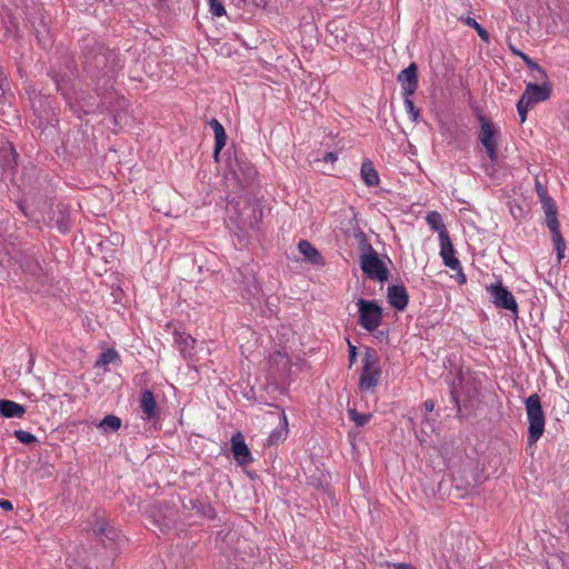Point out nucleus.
Wrapping results in <instances>:
<instances>
[{
	"instance_id": "nucleus-34",
	"label": "nucleus",
	"mask_w": 569,
	"mask_h": 569,
	"mask_svg": "<svg viewBox=\"0 0 569 569\" xmlns=\"http://www.w3.org/2000/svg\"><path fill=\"white\" fill-rule=\"evenodd\" d=\"M348 346H349V361H350V366H351L356 361V358H357V348H356V346L351 345L350 341L348 342Z\"/></svg>"
},
{
	"instance_id": "nucleus-4",
	"label": "nucleus",
	"mask_w": 569,
	"mask_h": 569,
	"mask_svg": "<svg viewBox=\"0 0 569 569\" xmlns=\"http://www.w3.org/2000/svg\"><path fill=\"white\" fill-rule=\"evenodd\" d=\"M359 325L369 332L378 329L382 323V308L376 300H366L363 298L357 301Z\"/></svg>"
},
{
	"instance_id": "nucleus-9",
	"label": "nucleus",
	"mask_w": 569,
	"mask_h": 569,
	"mask_svg": "<svg viewBox=\"0 0 569 569\" xmlns=\"http://www.w3.org/2000/svg\"><path fill=\"white\" fill-rule=\"evenodd\" d=\"M398 81L402 88L403 96H412L418 88V68L416 63H410L398 74Z\"/></svg>"
},
{
	"instance_id": "nucleus-10",
	"label": "nucleus",
	"mask_w": 569,
	"mask_h": 569,
	"mask_svg": "<svg viewBox=\"0 0 569 569\" xmlns=\"http://www.w3.org/2000/svg\"><path fill=\"white\" fill-rule=\"evenodd\" d=\"M231 451L234 460L241 466H246L252 461L251 452L241 432H237L231 437Z\"/></svg>"
},
{
	"instance_id": "nucleus-16",
	"label": "nucleus",
	"mask_w": 569,
	"mask_h": 569,
	"mask_svg": "<svg viewBox=\"0 0 569 569\" xmlns=\"http://www.w3.org/2000/svg\"><path fill=\"white\" fill-rule=\"evenodd\" d=\"M209 126L212 128V130L214 132L213 154H214V158H217L219 152L226 146L227 134H226L223 126L217 119H211L209 121Z\"/></svg>"
},
{
	"instance_id": "nucleus-1",
	"label": "nucleus",
	"mask_w": 569,
	"mask_h": 569,
	"mask_svg": "<svg viewBox=\"0 0 569 569\" xmlns=\"http://www.w3.org/2000/svg\"><path fill=\"white\" fill-rule=\"evenodd\" d=\"M356 238L359 240L360 268L362 272L371 280L383 282L389 277V271L377 251L368 243L367 237L362 231H358Z\"/></svg>"
},
{
	"instance_id": "nucleus-6",
	"label": "nucleus",
	"mask_w": 569,
	"mask_h": 569,
	"mask_svg": "<svg viewBox=\"0 0 569 569\" xmlns=\"http://www.w3.org/2000/svg\"><path fill=\"white\" fill-rule=\"evenodd\" d=\"M542 200L546 213V222L552 234V241L555 244V249L557 251V257L558 260L560 261L565 256L566 243L560 233V224L557 219V208L555 202L550 198L545 197Z\"/></svg>"
},
{
	"instance_id": "nucleus-7",
	"label": "nucleus",
	"mask_w": 569,
	"mask_h": 569,
	"mask_svg": "<svg viewBox=\"0 0 569 569\" xmlns=\"http://www.w3.org/2000/svg\"><path fill=\"white\" fill-rule=\"evenodd\" d=\"M480 132L479 140L491 161L498 159V137L499 130L493 126L491 121L485 117H480Z\"/></svg>"
},
{
	"instance_id": "nucleus-22",
	"label": "nucleus",
	"mask_w": 569,
	"mask_h": 569,
	"mask_svg": "<svg viewBox=\"0 0 569 569\" xmlns=\"http://www.w3.org/2000/svg\"><path fill=\"white\" fill-rule=\"evenodd\" d=\"M426 221H427L428 226L430 227V229L439 232V239L441 238V234H443V233L449 234L443 224L442 217L439 212H437V211L429 212L426 217Z\"/></svg>"
},
{
	"instance_id": "nucleus-18",
	"label": "nucleus",
	"mask_w": 569,
	"mask_h": 569,
	"mask_svg": "<svg viewBox=\"0 0 569 569\" xmlns=\"http://www.w3.org/2000/svg\"><path fill=\"white\" fill-rule=\"evenodd\" d=\"M360 174L368 187H376L380 182L378 171L370 160H365L361 164Z\"/></svg>"
},
{
	"instance_id": "nucleus-40",
	"label": "nucleus",
	"mask_w": 569,
	"mask_h": 569,
	"mask_svg": "<svg viewBox=\"0 0 569 569\" xmlns=\"http://www.w3.org/2000/svg\"><path fill=\"white\" fill-rule=\"evenodd\" d=\"M249 286H253L254 290H258L257 286L254 284V276L251 274L250 277L246 278Z\"/></svg>"
},
{
	"instance_id": "nucleus-33",
	"label": "nucleus",
	"mask_w": 569,
	"mask_h": 569,
	"mask_svg": "<svg viewBox=\"0 0 569 569\" xmlns=\"http://www.w3.org/2000/svg\"><path fill=\"white\" fill-rule=\"evenodd\" d=\"M17 34V24L11 22V27H7V31L3 36V39H9L10 37H16Z\"/></svg>"
},
{
	"instance_id": "nucleus-13",
	"label": "nucleus",
	"mask_w": 569,
	"mask_h": 569,
	"mask_svg": "<svg viewBox=\"0 0 569 569\" xmlns=\"http://www.w3.org/2000/svg\"><path fill=\"white\" fill-rule=\"evenodd\" d=\"M550 92L551 88L548 83H528L521 97L525 98L526 102L528 101L530 104H535L549 99Z\"/></svg>"
},
{
	"instance_id": "nucleus-41",
	"label": "nucleus",
	"mask_w": 569,
	"mask_h": 569,
	"mask_svg": "<svg viewBox=\"0 0 569 569\" xmlns=\"http://www.w3.org/2000/svg\"><path fill=\"white\" fill-rule=\"evenodd\" d=\"M39 41L41 42V44H42L43 47H47V46L49 44V41H47L46 39H44V40H41V39H40Z\"/></svg>"
},
{
	"instance_id": "nucleus-25",
	"label": "nucleus",
	"mask_w": 569,
	"mask_h": 569,
	"mask_svg": "<svg viewBox=\"0 0 569 569\" xmlns=\"http://www.w3.org/2000/svg\"><path fill=\"white\" fill-rule=\"evenodd\" d=\"M348 416L350 420H352L356 423L357 427H362L367 425L372 418L371 413H360L353 408L348 409Z\"/></svg>"
},
{
	"instance_id": "nucleus-38",
	"label": "nucleus",
	"mask_w": 569,
	"mask_h": 569,
	"mask_svg": "<svg viewBox=\"0 0 569 569\" xmlns=\"http://www.w3.org/2000/svg\"><path fill=\"white\" fill-rule=\"evenodd\" d=\"M392 567H393V569H413V567L411 565L403 563V562L393 563Z\"/></svg>"
},
{
	"instance_id": "nucleus-5",
	"label": "nucleus",
	"mask_w": 569,
	"mask_h": 569,
	"mask_svg": "<svg viewBox=\"0 0 569 569\" xmlns=\"http://www.w3.org/2000/svg\"><path fill=\"white\" fill-rule=\"evenodd\" d=\"M228 219L234 224L240 231L247 232L253 229L261 216H257L256 208L252 206H244L242 210L239 208V203L229 202L227 206Z\"/></svg>"
},
{
	"instance_id": "nucleus-20",
	"label": "nucleus",
	"mask_w": 569,
	"mask_h": 569,
	"mask_svg": "<svg viewBox=\"0 0 569 569\" xmlns=\"http://www.w3.org/2000/svg\"><path fill=\"white\" fill-rule=\"evenodd\" d=\"M90 530L97 537H100L103 543H106L103 537L109 540H114L116 537H118V532L113 528H109L102 519H97L96 523L90 528Z\"/></svg>"
},
{
	"instance_id": "nucleus-8",
	"label": "nucleus",
	"mask_w": 569,
	"mask_h": 569,
	"mask_svg": "<svg viewBox=\"0 0 569 569\" xmlns=\"http://www.w3.org/2000/svg\"><path fill=\"white\" fill-rule=\"evenodd\" d=\"M487 290L490 293L491 300L496 307L509 310L515 315L518 313L517 301L513 295L506 287H503L501 283L491 284Z\"/></svg>"
},
{
	"instance_id": "nucleus-2",
	"label": "nucleus",
	"mask_w": 569,
	"mask_h": 569,
	"mask_svg": "<svg viewBox=\"0 0 569 569\" xmlns=\"http://www.w3.org/2000/svg\"><path fill=\"white\" fill-rule=\"evenodd\" d=\"M526 411L528 418V442L536 443L545 431V415L540 398L537 393L530 395L526 401Z\"/></svg>"
},
{
	"instance_id": "nucleus-26",
	"label": "nucleus",
	"mask_w": 569,
	"mask_h": 569,
	"mask_svg": "<svg viewBox=\"0 0 569 569\" xmlns=\"http://www.w3.org/2000/svg\"><path fill=\"white\" fill-rule=\"evenodd\" d=\"M512 51L522 58V60L526 62V64L531 69V70H535L539 73V78L540 79H546L547 78V73L546 71L538 64L536 63L535 61H532V59H530L527 54H525L523 52L519 51V50H516V49H512Z\"/></svg>"
},
{
	"instance_id": "nucleus-21",
	"label": "nucleus",
	"mask_w": 569,
	"mask_h": 569,
	"mask_svg": "<svg viewBox=\"0 0 569 569\" xmlns=\"http://www.w3.org/2000/svg\"><path fill=\"white\" fill-rule=\"evenodd\" d=\"M300 253L311 263L321 261L320 252L307 240H301L298 244Z\"/></svg>"
},
{
	"instance_id": "nucleus-15",
	"label": "nucleus",
	"mask_w": 569,
	"mask_h": 569,
	"mask_svg": "<svg viewBox=\"0 0 569 569\" xmlns=\"http://www.w3.org/2000/svg\"><path fill=\"white\" fill-rule=\"evenodd\" d=\"M140 407L148 420L154 419L159 415V409L150 390H144L141 395Z\"/></svg>"
},
{
	"instance_id": "nucleus-30",
	"label": "nucleus",
	"mask_w": 569,
	"mask_h": 569,
	"mask_svg": "<svg viewBox=\"0 0 569 569\" xmlns=\"http://www.w3.org/2000/svg\"><path fill=\"white\" fill-rule=\"evenodd\" d=\"M209 4V11L214 17H222L226 14V9L220 0H207Z\"/></svg>"
},
{
	"instance_id": "nucleus-28",
	"label": "nucleus",
	"mask_w": 569,
	"mask_h": 569,
	"mask_svg": "<svg viewBox=\"0 0 569 569\" xmlns=\"http://www.w3.org/2000/svg\"><path fill=\"white\" fill-rule=\"evenodd\" d=\"M270 362L277 365L283 371H286L289 368L288 356L280 351H277L274 355L270 357Z\"/></svg>"
},
{
	"instance_id": "nucleus-23",
	"label": "nucleus",
	"mask_w": 569,
	"mask_h": 569,
	"mask_svg": "<svg viewBox=\"0 0 569 569\" xmlns=\"http://www.w3.org/2000/svg\"><path fill=\"white\" fill-rule=\"evenodd\" d=\"M116 362H120V356H119L118 351L114 349H106L104 351L101 352V355L97 359L94 367L101 368V367L108 366L109 363H116Z\"/></svg>"
},
{
	"instance_id": "nucleus-36",
	"label": "nucleus",
	"mask_w": 569,
	"mask_h": 569,
	"mask_svg": "<svg viewBox=\"0 0 569 569\" xmlns=\"http://www.w3.org/2000/svg\"><path fill=\"white\" fill-rule=\"evenodd\" d=\"M423 408L427 412H431L435 409V401L433 400H426L423 403Z\"/></svg>"
},
{
	"instance_id": "nucleus-37",
	"label": "nucleus",
	"mask_w": 569,
	"mask_h": 569,
	"mask_svg": "<svg viewBox=\"0 0 569 569\" xmlns=\"http://www.w3.org/2000/svg\"><path fill=\"white\" fill-rule=\"evenodd\" d=\"M0 508H2L4 510H12L13 507H12L11 501L1 499L0 500Z\"/></svg>"
},
{
	"instance_id": "nucleus-29",
	"label": "nucleus",
	"mask_w": 569,
	"mask_h": 569,
	"mask_svg": "<svg viewBox=\"0 0 569 569\" xmlns=\"http://www.w3.org/2000/svg\"><path fill=\"white\" fill-rule=\"evenodd\" d=\"M403 97H405L403 103H405L407 113L409 114L410 119L413 122H417V120L419 118V110L415 107V103L410 98L411 96H403Z\"/></svg>"
},
{
	"instance_id": "nucleus-32",
	"label": "nucleus",
	"mask_w": 569,
	"mask_h": 569,
	"mask_svg": "<svg viewBox=\"0 0 569 569\" xmlns=\"http://www.w3.org/2000/svg\"><path fill=\"white\" fill-rule=\"evenodd\" d=\"M531 106L532 104H530L528 101L526 102L525 98L520 97V99L517 103V111H518L521 122L526 121L528 110Z\"/></svg>"
},
{
	"instance_id": "nucleus-31",
	"label": "nucleus",
	"mask_w": 569,
	"mask_h": 569,
	"mask_svg": "<svg viewBox=\"0 0 569 569\" xmlns=\"http://www.w3.org/2000/svg\"><path fill=\"white\" fill-rule=\"evenodd\" d=\"M14 437L22 443L30 445L37 441L34 435L26 430H16Z\"/></svg>"
},
{
	"instance_id": "nucleus-3",
	"label": "nucleus",
	"mask_w": 569,
	"mask_h": 569,
	"mask_svg": "<svg viewBox=\"0 0 569 569\" xmlns=\"http://www.w3.org/2000/svg\"><path fill=\"white\" fill-rule=\"evenodd\" d=\"M380 376L381 369L377 352L371 348H367L362 358V372L359 379L360 389H373L378 385Z\"/></svg>"
},
{
	"instance_id": "nucleus-17",
	"label": "nucleus",
	"mask_w": 569,
	"mask_h": 569,
	"mask_svg": "<svg viewBox=\"0 0 569 569\" xmlns=\"http://www.w3.org/2000/svg\"><path fill=\"white\" fill-rule=\"evenodd\" d=\"M26 408L12 400H0V415L6 418H21Z\"/></svg>"
},
{
	"instance_id": "nucleus-19",
	"label": "nucleus",
	"mask_w": 569,
	"mask_h": 569,
	"mask_svg": "<svg viewBox=\"0 0 569 569\" xmlns=\"http://www.w3.org/2000/svg\"><path fill=\"white\" fill-rule=\"evenodd\" d=\"M288 436V421L286 413L282 411L279 416V427H277L268 437V445H277L283 441Z\"/></svg>"
},
{
	"instance_id": "nucleus-42",
	"label": "nucleus",
	"mask_w": 569,
	"mask_h": 569,
	"mask_svg": "<svg viewBox=\"0 0 569 569\" xmlns=\"http://www.w3.org/2000/svg\"><path fill=\"white\" fill-rule=\"evenodd\" d=\"M101 60H102V57H101V56H97V57H96L97 64H99V63L101 62Z\"/></svg>"
},
{
	"instance_id": "nucleus-35",
	"label": "nucleus",
	"mask_w": 569,
	"mask_h": 569,
	"mask_svg": "<svg viewBox=\"0 0 569 569\" xmlns=\"http://www.w3.org/2000/svg\"><path fill=\"white\" fill-rule=\"evenodd\" d=\"M337 159H338V156H337V153H336V152H327V153L323 156V158H322V160H323L325 162H331V163H333L335 161H337Z\"/></svg>"
},
{
	"instance_id": "nucleus-39",
	"label": "nucleus",
	"mask_w": 569,
	"mask_h": 569,
	"mask_svg": "<svg viewBox=\"0 0 569 569\" xmlns=\"http://www.w3.org/2000/svg\"><path fill=\"white\" fill-rule=\"evenodd\" d=\"M3 82H4V81H0V104H2V102L4 101V89H3Z\"/></svg>"
},
{
	"instance_id": "nucleus-11",
	"label": "nucleus",
	"mask_w": 569,
	"mask_h": 569,
	"mask_svg": "<svg viewBox=\"0 0 569 569\" xmlns=\"http://www.w3.org/2000/svg\"><path fill=\"white\" fill-rule=\"evenodd\" d=\"M440 240V256L443 264L453 271H460V261L455 257V249L449 234H441Z\"/></svg>"
},
{
	"instance_id": "nucleus-27",
	"label": "nucleus",
	"mask_w": 569,
	"mask_h": 569,
	"mask_svg": "<svg viewBox=\"0 0 569 569\" xmlns=\"http://www.w3.org/2000/svg\"><path fill=\"white\" fill-rule=\"evenodd\" d=\"M461 20L469 27L473 28L478 36L486 42L489 41V33L488 31L482 27L480 26L473 18L471 17H466V18H461Z\"/></svg>"
},
{
	"instance_id": "nucleus-12",
	"label": "nucleus",
	"mask_w": 569,
	"mask_h": 569,
	"mask_svg": "<svg viewBox=\"0 0 569 569\" xmlns=\"http://www.w3.org/2000/svg\"><path fill=\"white\" fill-rule=\"evenodd\" d=\"M387 300L398 311H403L409 302V295L403 284H392L387 289Z\"/></svg>"
},
{
	"instance_id": "nucleus-14",
	"label": "nucleus",
	"mask_w": 569,
	"mask_h": 569,
	"mask_svg": "<svg viewBox=\"0 0 569 569\" xmlns=\"http://www.w3.org/2000/svg\"><path fill=\"white\" fill-rule=\"evenodd\" d=\"M174 342L178 346L179 351L184 358H192L193 357V350L196 348V339L192 338L190 335L183 333V332H176L174 333Z\"/></svg>"
},
{
	"instance_id": "nucleus-24",
	"label": "nucleus",
	"mask_w": 569,
	"mask_h": 569,
	"mask_svg": "<svg viewBox=\"0 0 569 569\" xmlns=\"http://www.w3.org/2000/svg\"><path fill=\"white\" fill-rule=\"evenodd\" d=\"M121 427V419L113 415L106 416L98 425V428L107 431H117Z\"/></svg>"
}]
</instances>
